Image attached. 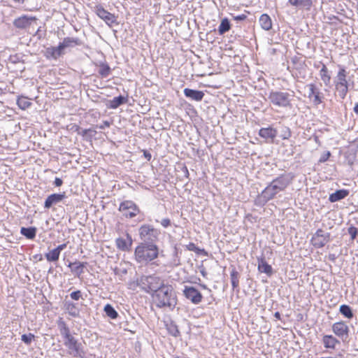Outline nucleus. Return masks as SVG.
<instances>
[{
  "mask_svg": "<svg viewBox=\"0 0 358 358\" xmlns=\"http://www.w3.org/2000/svg\"><path fill=\"white\" fill-rule=\"evenodd\" d=\"M66 248V243H63V244H61L59 245H58L56 249L58 250V252L59 253H61V252L64 250L65 248Z\"/></svg>",
  "mask_w": 358,
  "mask_h": 358,
  "instance_id": "nucleus-53",
  "label": "nucleus"
},
{
  "mask_svg": "<svg viewBox=\"0 0 358 358\" xmlns=\"http://www.w3.org/2000/svg\"><path fill=\"white\" fill-rule=\"evenodd\" d=\"M13 1L17 3H23L24 2V0H13Z\"/></svg>",
  "mask_w": 358,
  "mask_h": 358,
  "instance_id": "nucleus-61",
  "label": "nucleus"
},
{
  "mask_svg": "<svg viewBox=\"0 0 358 358\" xmlns=\"http://www.w3.org/2000/svg\"><path fill=\"white\" fill-rule=\"evenodd\" d=\"M118 210L127 218H133L140 213V209L132 201L126 200L120 204Z\"/></svg>",
  "mask_w": 358,
  "mask_h": 358,
  "instance_id": "nucleus-8",
  "label": "nucleus"
},
{
  "mask_svg": "<svg viewBox=\"0 0 358 358\" xmlns=\"http://www.w3.org/2000/svg\"><path fill=\"white\" fill-rule=\"evenodd\" d=\"M86 262L75 261L73 262H69L68 267L71 268V273L77 278H81V275L85 272V268L87 265Z\"/></svg>",
  "mask_w": 358,
  "mask_h": 358,
  "instance_id": "nucleus-17",
  "label": "nucleus"
},
{
  "mask_svg": "<svg viewBox=\"0 0 358 358\" xmlns=\"http://www.w3.org/2000/svg\"><path fill=\"white\" fill-rule=\"evenodd\" d=\"M37 229L35 227H24L20 229V234L26 238L33 240L36 235Z\"/></svg>",
  "mask_w": 358,
  "mask_h": 358,
  "instance_id": "nucleus-29",
  "label": "nucleus"
},
{
  "mask_svg": "<svg viewBox=\"0 0 358 358\" xmlns=\"http://www.w3.org/2000/svg\"><path fill=\"white\" fill-rule=\"evenodd\" d=\"M167 330L169 333L174 337H178L180 335L177 325L173 322L167 325Z\"/></svg>",
  "mask_w": 358,
  "mask_h": 358,
  "instance_id": "nucleus-41",
  "label": "nucleus"
},
{
  "mask_svg": "<svg viewBox=\"0 0 358 358\" xmlns=\"http://www.w3.org/2000/svg\"><path fill=\"white\" fill-rule=\"evenodd\" d=\"M279 188L272 181L267 185V187L262 192L260 199H262L264 203H267L268 201L273 199L275 196L280 192Z\"/></svg>",
  "mask_w": 358,
  "mask_h": 358,
  "instance_id": "nucleus-13",
  "label": "nucleus"
},
{
  "mask_svg": "<svg viewBox=\"0 0 358 358\" xmlns=\"http://www.w3.org/2000/svg\"><path fill=\"white\" fill-rule=\"evenodd\" d=\"M57 326L69 355L75 358H83L85 352L83 344L71 334L69 327L62 318L57 321Z\"/></svg>",
  "mask_w": 358,
  "mask_h": 358,
  "instance_id": "nucleus-1",
  "label": "nucleus"
},
{
  "mask_svg": "<svg viewBox=\"0 0 358 358\" xmlns=\"http://www.w3.org/2000/svg\"><path fill=\"white\" fill-rule=\"evenodd\" d=\"M159 248L157 244L140 243L134 250V259L141 265H147L159 257Z\"/></svg>",
  "mask_w": 358,
  "mask_h": 358,
  "instance_id": "nucleus-3",
  "label": "nucleus"
},
{
  "mask_svg": "<svg viewBox=\"0 0 358 358\" xmlns=\"http://www.w3.org/2000/svg\"><path fill=\"white\" fill-rule=\"evenodd\" d=\"M66 310H67L68 313L73 317H79L80 311L76 306V303L71 302V301H66L65 303Z\"/></svg>",
  "mask_w": 358,
  "mask_h": 358,
  "instance_id": "nucleus-32",
  "label": "nucleus"
},
{
  "mask_svg": "<svg viewBox=\"0 0 358 358\" xmlns=\"http://www.w3.org/2000/svg\"><path fill=\"white\" fill-rule=\"evenodd\" d=\"M37 18L34 16H28L23 15L14 20L13 24L18 29H26L29 28L33 22H36Z\"/></svg>",
  "mask_w": 358,
  "mask_h": 358,
  "instance_id": "nucleus-14",
  "label": "nucleus"
},
{
  "mask_svg": "<svg viewBox=\"0 0 358 358\" xmlns=\"http://www.w3.org/2000/svg\"><path fill=\"white\" fill-rule=\"evenodd\" d=\"M258 134L266 142L273 143L274 139L278 135V131L271 127H268L260 129Z\"/></svg>",
  "mask_w": 358,
  "mask_h": 358,
  "instance_id": "nucleus-18",
  "label": "nucleus"
},
{
  "mask_svg": "<svg viewBox=\"0 0 358 358\" xmlns=\"http://www.w3.org/2000/svg\"><path fill=\"white\" fill-rule=\"evenodd\" d=\"M68 127H69V130L76 132L78 134H80L81 128L78 125L74 124H70Z\"/></svg>",
  "mask_w": 358,
  "mask_h": 358,
  "instance_id": "nucleus-47",
  "label": "nucleus"
},
{
  "mask_svg": "<svg viewBox=\"0 0 358 358\" xmlns=\"http://www.w3.org/2000/svg\"><path fill=\"white\" fill-rule=\"evenodd\" d=\"M63 54V52L62 49L59 48V45H58L57 47L51 46L50 48H48L45 50V57L52 59H57L59 57H60Z\"/></svg>",
  "mask_w": 358,
  "mask_h": 358,
  "instance_id": "nucleus-27",
  "label": "nucleus"
},
{
  "mask_svg": "<svg viewBox=\"0 0 358 358\" xmlns=\"http://www.w3.org/2000/svg\"><path fill=\"white\" fill-rule=\"evenodd\" d=\"M110 124V122L106 120V121L103 122L102 124L99 126V128L101 129H104L106 127H109Z\"/></svg>",
  "mask_w": 358,
  "mask_h": 358,
  "instance_id": "nucleus-51",
  "label": "nucleus"
},
{
  "mask_svg": "<svg viewBox=\"0 0 358 358\" xmlns=\"http://www.w3.org/2000/svg\"><path fill=\"white\" fill-rule=\"evenodd\" d=\"M60 253L55 248L45 255L48 262H57L59 258Z\"/></svg>",
  "mask_w": 358,
  "mask_h": 358,
  "instance_id": "nucleus-39",
  "label": "nucleus"
},
{
  "mask_svg": "<svg viewBox=\"0 0 358 358\" xmlns=\"http://www.w3.org/2000/svg\"><path fill=\"white\" fill-rule=\"evenodd\" d=\"M152 296L156 306L158 308H166L169 310H173L177 305L175 292L170 285H165L155 293H152Z\"/></svg>",
  "mask_w": 358,
  "mask_h": 358,
  "instance_id": "nucleus-2",
  "label": "nucleus"
},
{
  "mask_svg": "<svg viewBox=\"0 0 358 358\" xmlns=\"http://www.w3.org/2000/svg\"><path fill=\"white\" fill-rule=\"evenodd\" d=\"M320 75L324 83L326 85H328L331 80V76L329 74L328 69L324 64L322 65V68L320 71Z\"/></svg>",
  "mask_w": 358,
  "mask_h": 358,
  "instance_id": "nucleus-37",
  "label": "nucleus"
},
{
  "mask_svg": "<svg viewBox=\"0 0 358 358\" xmlns=\"http://www.w3.org/2000/svg\"><path fill=\"white\" fill-rule=\"evenodd\" d=\"M34 36H37L38 39H41L43 37V36H42V34L41 33V28L40 27L37 29V31L35 33Z\"/></svg>",
  "mask_w": 358,
  "mask_h": 358,
  "instance_id": "nucleus-56",
  "label": "nucleus"
},
{
  "mask_svg": "<svg viewBox=\"0 0 358 358\" xmlns=\"http://www.w3.org/2000/svg\"><path fill=\"white\" fill-rule=\"evenodd\" d=\"M339 311L345 317L348 319H352L354 317V314L351 307L346 304H343L339 308Z\"/></svg>",
  "mask_w": 358,
  "mask_h": 358,
  "instance_id": "nucleus-33",
  "label": "nucleus"
},
{
  "mask_svg": "<svg viewBox=\"0 0 358 358\" xmlns=\"http://www.w3.org/2000/svg\"><path fill=\"white\" fill-rule=\"evenodd\" d=\"M288 3L299 9L310 10L312 5V0H289Z\"/></svg>",
  "mask_w": 358,
  "mask_h": 358,
  "instance_id": "nucleus-25",
  "label": "nucleus"
},
{
  "mask_svg": "<svg viewBox=\"0 0 358 358\" xmlns=\"http://www.w3.org/2000/svg\"><path fill=\"white\" fill-rule=\"evenodd\" d=\"M259 22L261 27L266 31H268L272 28L271 19L267 14H262L259 17Z\"/></svg>",
  "mask_w": 358,
  "mask_h": 358,
  "instance_id": "nucleus-30",
  "label": "nucleus"
},
{
  "mask_svg": "<svg viewBox=\"0 0 358 358\" xmlns=\"http://www.w3.org/2000/svg\"><path fill=\"white\" fill-rule=\"evenodd\" d=\"M183 92L187 98L195 101H201L205 95L203 91L189 88H185Z\"/></svg>",
  "mask_w": 358,
  "mask_h": 358,
  "instance_id": "nucleus-21",
  "label": "nucleus"
},
{
  "mask_svg": "<svg viewBox=\"0 0 358 358\" xmlns=\"http://www.w3.org/2000/svg\"><path fill=\"white\" fill-rule=\"evenodd\" d=\"M141 284L147 293H155L165 285L164 281L155 275L143 276L141 278Z\"/></svg>",
  "mask_w": 358,
  "mask_h": 358,
  "instance_id": "nucleus-5",
  "label": "nucleus"
},
{
  "mask_svg": "<svg viewBox=\"0 0 358 358\" xmlns=\"http://www.w3.org/2000/svg\"><path fill=\"white\" fill-rule=\"evenodd\" d=\"M294 175L292 173L281 174L274 178L272 182L276 185L280 191H284L293 181Z\"/></svg>",
  "mask_w": 358,
  "mask_h": 358,
  "instance_id": "nucleus-12",
  "label": "nucleus"
},
{
  "mask_svg": "<svg viewBox=\"0 0 358 358\" xmlns=\"http://www.w3.org/2000/svg\"><path fill=\"white\" fill-rule=\"evenodd\" d=\"M258 270L261 273H264L268 276L273 273V268L265 260L264 257L258 258Z\"/></svg>",
  "mask_w": 358,
  "mask_h": 358,
  "instance_id": "nucleus-24",
  "label": "nucleus"
},
{
  "mask_svg": "<svg viewBox=\"0 0 358 358\" xmlns=\"http://www.w3.org/2000/svg\"><path fill=\"white\" fill-rule=\"evenodd\" d=\"M239 278L240 274L235 268H232L230 273L231 282L234 290L239 291Z\"/></svg>",
  "mask_w": 358,
  "mask_h": 358,
  "instance_id": "nucleus-31",
  "label": "nucleus"
},
{
  "mask_svg": "<svg viewBox=\"0 0 358 358\" xmlns=\"http://www.w3.org/2000/svg\"><path fill=\"white\" fill-rule=\"evenodd\" d=\"M247 18L246 15L241 14L236 16H234V20L236 21H243Z\"/></svg>",
  "mask_w": 358,
  "mask_h": 358,
  "instance_id": "nucleus-49",
  "label": "nucleus"
},
{
  "mask_svg": "<svg viewBox=\"0 0 358 358\" xmlns=\"http://www.w3.org/2000/svg\"><path fill=\"white\" fill-rule=\"evenodd\" d=\"M322 343L324 348L334 349L336 344L340 343V341L332 335H324L322 338Z\"/></svg>",
  "mask_w": 358,
  "mask_h": 358,
  "instance_id": "nucleus-26",
  "label": "nucleus"
},
{
  "mask_svg": "<svg viewBox=\"0 0 358 358\" xmlns=\"http://www.w3.org/2000/svg\"><path fill=\"white\" fill-rule=\"evenodd\" d=\"M81 43L80 40L78 38L66 37L59 45L63 52L66 48H74L76 45H80Z\"/></svg>",
  "mask_w": 358,
  "mask_h": 358,
  "instance_id": "nucleus-22",
  "label": "nucleus"
},
{
  "mask_svg": "<svg viewBox=\"0 0 358 358\" xmlns=\"http://www.w3.org/2000/svg\"><path fill=\"white\" fill-rule=\"evenodd\" d=\"M200 273H201V274L202 275L203 277L206 278L208 273H207V271H206L205 268L202 267L200 269Z\"/></svg>",
  "mask_w": 358,
  "mask_h": 358,
  "instance_id": "nucleus-55",
  "label": "nucleus"
},
{
  "mask_svg": "<svg viewBox=\"0 0 358 358\" xmlns=\"http://www.w3.org/2000/svg\"><path fill=\"white\" fill-rule=\"evenodd\" d=\"M353 110L358 115V103L355 105Z\"/></svg>",
  "mask_w": 358,
  "mask_h": 358,
  "instance_id": "nucleus-59",
  "label": "nucleus"
},
{
  "mask_svg": "<svg viewBox=\"0 0 358 358\" xmlns=\"http://www.w3.org/2000/svg\"><path fill=\"white\" fill-rule=\"evenodd\" d=\"M330 156H331V152L329 151L324 152L320 156L319 161H318L319 163H324V162H327L329 159V158L330 157Z\"/></svg>",
  "mask_w": 358,
  "mask_h": 358,
  "instance_id": "nucleus-45",
  "label": "nucleus"
},
{
  "mask_svg": "<svg viewBox=\"0 0 358 358\" xmlns=\"http://www.w3.org/2000/svg\"><path fill=\"white\" fill-rule=\"evenodd\" d=\"M138 235L141 241V243L157 244L160 235V231L151 224H145L139 227Z\"/></svg>",
  "mask_w": 358,
  "mask_h": 358,
  "instance_id": "nucleus-4",
  "label": "nucleus"
},
{
  "mask_svg": "<svg viewBox=\"0 0 358 358\" xmlns=\"http://www.w3.org/2000/svg\"><path fill=\"white\" fill-rule=\"evenodd\" d=\"M348 72L343 66H339V70L334 78V84L339 96L344 99L348 92Z\"/></svg>",
  "mask_w": 358,
  "mask_h": 358,
  "instance_id": "nucleus-6",
  "label": "nucleus"
},
{
  "mask_svg": "<svg viewBox=\"0 0 358 358\" xmlns=\"http://www.w3.org/2000/svg\"><path fill=\"white\" fill-rule=\"evenodd\" d=\"M127 240L122 238H118L116 239V246L122 251H129L131 250L133 240L131 236L129 234H127Z\"/></svg>",
  "mask_w": 358,
  "mask_h": 358,
  "instance_id": "nucleus-20",
  "label": "nucleus"
},
{
  "mask_svg": "<svg viewBox=\"0 0 358 358\" xmlns=\"http://www.w3.org/2000/svg\"><path fill=\"white\" fill-rule=\"evenodd\" d=\"M330 240V234L324 232L322 229H319L313 234L311 238V243L315 248H322Z\"/></svg>",
  "mask_w": 358,
  "mask_h": 358,
  "instance_id": "nucleus-9",
  "label": "nucleus"
},
{
  "mask_svg": "<svg viewBox=\"0 0 358 358\" xmlns=\"http://www.w3.org/2000/svg\"><path fill=\"white\" fill-rule=\"evenodd\" d=\"M333 332L338 337L348 336L349 327L343 321L336 322L332 326Z\"/></svg>",
  "mask_w": 358,
  "mask_h": 358,
  "instance_id": "nucleus-19",
  "label": "nucleus"
},
{
  "mask_svg": "<svg viewBox=\"0 0 358 358\" xmlns=\"http://www.w3.org/2000/svg\"><path fill=\"white\" fill-rule=\"evenodd\" d=\"M182 171H183V173L185 174V178H188L189 176V171H188L187 166H184L182 167Z\"/></svg>",
  "mask_w": 358,
  "mask_h": 358,
  "instance_id": "nucleus-54",
  "label": "nucleus"
},
{
  "mask_svg": "<svg viewBox=\"0 0 358 358\" xmlns=\"http://www.w3.org/2000/svg\"><path fill=\"white\" fill-rule=\"evenodd\" d=\"M290 96L287 92L272 91L268 95V99L274 106L286 108L290 106Z\"/></svg>",
  "mask_w": 358,
  "mask_h": 358,
  "instance_id": "nucleus-7",
  "label": "nucleus"
},
{
  "mask_svg": "<svg viewBox=\"0 0 358 358\" xmlns=\"http://www.w3.org/2000/svg\"><path fill=\"white\" fill-rule=\"evenodd\" d=\"M17 104L20 108L25 110L30 107V106L31 105V102L29 101L27 97L22 96L17 98Z\"/></svg>",
  "mask_w": 358,
  "mask_h": 358,
  "instance_id": "nucleus-38",
  "label": "nucleus"
},
{
  "mask_svg": "<svg viewBox=\"0 0 358 358\" xmlns=\"http://www.w3.org/2000/svg\"><path fill=\"white\" fill-rule=\"evenodd\" d=\"M96 13L100 18L103 20L109 26H111L113 24L116 23V17L115 15L109 13L108 11L105 10L102 6H96Z\"/></svg>",
  "mask_w": 358,
  "mask_h": 358,
  "instance_id": "nucleus-16",
  "label": "nucleus"
},
{
  "mask_svg": "<svg viewBox=\"0 0 358 358\" xmlns=\"http://www.w3.org/2000/svg\"><path fill=\"white\" fill-rule=\"evenodd\" d=\"M186 248L189 251H193L198 255H206V252L204 249L199 248L194 243H189L186 245Z\"/></svg>",
  "mask_w": 358,
  "mask_h": 358,
  "instance_id": "nucleus-40",
  "label": "nucleus"
},
{
  "mask_svg": "<svg viewBox=\"0 0 358 358\" xmlns=\"http://www.w3.org/2000/svg\"><path fill=\"white\" fill-rule=\"evenodd\" d=\"M70 296L72 299H73L75 301H78L80 298H82V293H81L80 290H76V291L72 292L70 294Z\"/></svg>",
  "mask_w": 358,
  "mask_h": 358,
  "instance_id": "nucleus-46",
  "label": "nucleus"
},
{
  "mask_svg": "<svg viewBox=\"0 0 358 358\" xmlns=\"http://www.w3.org/2000/svg\"><path fill=\"white\" fill-rule=\"evenodd\" d=\"M103 310L106 315L110 319L115 320L118 317V313L110 304L108 303L104 306Z\"/></svg>",
  "mask_w": 358,
  "mask_h": 358,
  "instance_id": "nucleus-35",
  "label": "nucleus"
},
{
  "mask_svg": "<svg viewBox=\"0 0 358 358\" xmlns=\"http://www.w3.org/2000/svg\"><path fill=\"white\" fill-rule=\"evenodd\" d=\"M357 71H358V67H357Z\"/></svg>",
  "mask_w": 358,
  "mask_h": 358,
  "instance_id": "nucleus-63",
  "label": "nucleus"
},
{
  "mask_svg": "<svg viewBox=\"0 0 358 358\" xmlns=\"http://www.w3.org/2000/svg\"><path fill=\"white\" fill-rule=\"evenodd\" d=\"M231 29V24L229 20L227 18H224L222 20L220 24L218 27V32L220 35H222L229 31Z\"/></svg>",
  "mask_w": 358,
  "mask_h": 358,
  "instance_id": "nucleus-34",
  "label": "nucleus"
},
{
  "mask_svg": "<svg viewBox=\"0 0 358 358\" xmlns=\"http://www.w3.org/2000/svg\"><path fill=\"white\" fill-rule=\"evenodd\" d=\"M328 258L330 261L334 262L336 259V256L334 254H329Z\"/></svg>",
  "mask_w": 358,
  "mask_h": 358,
  "instance_id": "nucleus-58",
  "label": "nucleus"
},
{
  "mask_svg": "<svg viewBox=\"0 0 358 358\" xmlns=\"http://www.w3.org/2000/svg\"><path fill=\"white\" fill-rule=\"evenodd\" d=\"M90 131V129H82L80 130V134H78L79 135H81L82 136H85L87 134V132Z\"/></svg>",
  "mask_w": 358,
  "mask_h": 358,
  "instance_id": "nucleus-57",
  "label": "nucleus"
},
{
  "mask_svg": "<svg viewBox=\"0 0 358 358\" xmlns=\"http://www.w3.org/2000/svg\"><path fill=\"white\" fill-rule=\"evenodd\" d=\"M349 193V190L345 189L336 190L329 195V201L331 203L341 201L348 196Z\"/></svg>",
  "mask_w": 358,
  "mask_h": 358,
  "instance_id": "nucleus-23",
  "label": "nucleus"
},
{
  "mask_svg": "<svg viewBox=\"0 0 358 358\" xmlns=\"http://www.w3.org/2000/svg\"><path fill=\"white\" fill-rule=\"evenodd\" d=\"M143 156L148 161H150L152 157L151 154L148 150H143Z\"/></svg>",
  "mask_w": 358,
  "mask_h": 358,
  "instance_id": "nucleus-52",
  "label": "nucleus"
},
{
  "mask_svg": "<svg viewBox=\"0 0 358 358\" xmlns=\"http://www.w3.org/2000/svg\"><path fill=\"white\" fill-rule=\"evenodd\" d=\"M308 89V98L312 100L314 106H318L322 103L324 99V94L320 92V89L317 87L314 83H310L306 85Z\"/></svg>",
  "mask_w": 358,
  "mask_h": 358,
  "instance_id": "nucleus-10",
  "label": "nucleus"
},
{
  "mask_svg": "<svg viewBox=\"0 0 358 358\" xmlns=\"http://www.w3.org/2000/svg\"><path fill=\"white\" fill-rule=\"evenodd\" d=\"M183 295L194 304H199L203 299L202 294L194 287L185 286Z\"/></svg>",
  "mask_w": 358,
  "mask_h": 358,
  "instance_id": "nucleus-11",
  "label": "nucleus"
},
{
  "mask_svg": "<svg viewBox=\"0 0 358 358\" xmlns=\"http://www.w3.org/2000/svg\"><path fill=\"white\" fill-rule=\"evenodd\" d=\"M201 287L203 288V289H208L207 286L206 285H200Z\"/></svg>",
  "mask_w": 358,
  "mask_h": 358,
  "instance_id": "nucleus-62",
  "label": "nucleus"
},
{
  "mask_svg": "<svg viewBox=\"0 0 358 358\" xmlns=\"http://www.w3.org/2000/svg\"><path fill=\"white\" fill-rule=\"evenodd\" d=\"M66 197V193H53L48 196L44 202V208L50 209L53 206H55L62 202Z\"/></svg>",
  "mask_w": 358,
  "mask_h": 358,
  "instance_id": "nucleus-15",
  "label": "nucleus"
},
{
  "mask_svg": "<svg viewBox=\"0 0 358 358\" xmlns=\"http://www.w3.org/2000/svg\"><path fill=\"white\" fill-rule=\"evenodd\" d=\"M292 136V132L289 127H283L281 130L280 138L282 139H289Z\"/></svg>",
  "mask_w": 358,
  "mask_h": 358,
  "instance_id": "nucleus-43",
  "label": "nucleus"
},
{
  "mask_svg": "<svg viewBox=\"0 0 358 358\" xmlns=\"http://www.w3.org/2000/svg\"><path fill=\"white\" fill-rule=\"evenodd\" d=\"M127 101V96H124L122 95L115 96L112 100L110 101L108 108L112 109H116L121 105L126 103Z\"/></svg>",
  "mask_w": 358,
  "mask_h": 358,
  "instance_id": "nucleus-28",
  "label": "nucleus"
},
{
  "mask_svg": "<svg viewBox=\"0 0 358 358\" xmlns=\"http://www.w3.org/2000/svg\"><path fill=\"white\" fill-rule=\"evenodd\" d=\"M34 335L31 333H29L28 334H22L21 336V340L22 342H24V344L27 345H29L32 340L34 338Z\"/></svg>",
  "mask_w": 358,
  "mask_h": 358,
  "instance_id": "nucleus-42",
  "label": "nucleus"
},
{
  "mask_svg": "<svg viewBox=\"0 0 358 358\" xmlns=\"http://www.w3.org/2000/svg\"><path fill=\"white\" fill-rule=\"evenodd\" d=\"M348 232L350 236L352 241H354L358 235V229L353 225H350L348 229Z\"/></svg>",
  "mask_w": 358,
  "mask_h": 358,
  "instance_id": "nucleus-44",
  "label": "nucleus"
},
{
  "mask_svg": "<svg viewBox=\"0 0 358 358\" xmlns=\"http://www.w3.org/2000/svg\"><path fill=\"white\" fill-rule=\"evenodd\" d=\"M171 220L169 218H164L160 222V224L164 228H167L168 227H169L171 225Z\"/></svg>",
  "mask_w": 358,
  "mask_h": 358,
  "instance_id": "nucleus-48",
  "label": "nucleus"
},
{
  "mask_svg": "<svg viewBox=\"0 0 358 358\" xmlns=\"http://www.w3.org/2000/svg\"><path fill=\"white\" fill-rule=\"evenodd\" d=\"M274 317L278 320H280V313L279 312H275L274 313Z\"/></svg>",
  "mask_w": 358,
  "mask_h": 358,
  "instance_id": "nucleus-60",
  "label": "nucleus"
},
{
  "mask_svg": "<svg viewBox=\"0 0 358 358\" xmlns=\"http://www.w3.org/2000/svg\"><path fill=\"white\" fill-rule=\"evenodd\" d=\"M111 69L106 63H101L99 64V73L102 78H107L110 73Z\"/></svg>",
  "mask_w": 358,
  "mask_h": 358,
  "instance_id": "nucleus-36",
  "label": "nucleus"
},
{
  "mask_svg": "<svg viewBox=\"0 0 358 358\" xmlns=\"http://www.w3.org/2000/svg\"><path fill=\"white\" fill-rule=\"evenodd\" d=\"M62 184H63V180L61 178H55V181H54V185L56 187H60L62 185Z\"/></svg>",
  "mask_w": 358,
  "mask_h": 358,
  "instance_id": "nucleus-50",
  "label": "nucleus"
}]
</instances>
